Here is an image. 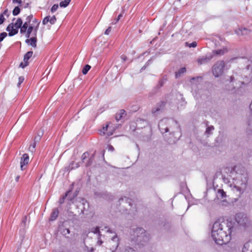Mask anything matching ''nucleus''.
<instances>
[{"mask_svg":"<svg viewBox=\"0 0 252 252\" xmlns=\"http://www.w3.org/2000/svg\"><path fill=\"white\" fill-rule=\"evenodd\" d=\"M222 180L232 191L239 196L247 188L248 174L245 168L238 165L230 164L221 170Z\"/></svg>","mask_w":252,"mask_h":252,"instance_id":"1","label":"nucleus"},{"mask_svg":"<svg viewBox=\"0 0 252 252\" xmlns=\"http://www.w3.org/2000/svg\"><path fill=\"white\" fill-rule=\"evenodd\" d=\"M233 230V222L228 220H221L219 219L213 225L211 236L217 244H226L230 241Z\"/></svg>","mask_w":252,"mask_h":252,"instance_id":"2","label":"nucleus"},{"mask_svg":"<svg viewBox=\"0 0 252 252\" xmlns=\"http://www.w3.org/2000/svg\"><path fill=\"white\" fill-rule=\"evenodd\" d=\"M130 240L132 245L140 248L141 246L146 245L149 240V236L142 228H136L130 230Z\"/></svg>","mask_w":252,"mask_h":252,"instance_id":"3","label":"nucleus"},{"mask_svg":"<svg viewBox=\"0 0 252 252\" xmlns=\"http://www.w3.org/2000/svg\"><path fill=\"white\" fill-rule=\"evenodd\" d=\"M158 128L162 134L170 132L173 134L180 130L179 125L176 121L172 119L164 118L160 120L158 124Z\"/></svg>","mask_w":252,"mask_h":252,"instance_id":"4","label":"nucleus"},{"mask_svg":"<svg viewBox=\"0 0 252 252\" xmlns=\"http://www.w3.org/2000/svg\"><path fill=\"white\" fill-rule=\"evenodd\" d=\"M107 229V232L113 234V236L106 242V247L110 249L112 252H114L120 244V239L118 237L117 234L112 229L109 228L107 226L105 227Z\"/></svg>","mask_w":252,"mask_h":252,"instance_id":"5","label":"nucleus"},{"mask_svg":"<svg viewBox=\"0 0 252 252\" xmlns=\"http://www.w3.org/2000/svg\"><path fill=\"white\" fill-rule=\"evenodd\" d=\"M243 81L241 82L240 88H242L245 84H247L252 80V64H248L247 68L243 70Z\"/></svg>","mask_w":252,"mask_h":252,"instance_id":"6","label":"nucleus"},{"mask_svg":"<svg viewBox=\"0 0 252 252\" xmlns=\"http://www.w3.org/2000/svg\"><path fill=\"white\" fill-rule=\"evenodd\" d=\"M225 63L223 61L217 62L212 67V73L215 77H218L223 72Z\"/></svg>","mask_w":252,"mask_h":252,"instance_id":"7","label":"nucleus"},{"mask_svg":"<svg viewBox=\"0 0 252 252\" xmlns=\"http://www.w3.org/2000/svg\"><path fill=\"white\" fill-rule=\"evenodd\" d=\"M116 128L117 127L111 123L107 124L99 130V134L101 135H105L106 136H111L113 134Z\"/></svg>","mask_w":252,"mask_h":252,"instance_id":"8","label":"nucleus"},{"mask_svg":"<svg viewBox=\"0 0 252 252\" xmlns=\"http://www.w3.org/2000/svg\"><path fill=\"white\" fill-rule=\"evenodd\" d=\"M202 80V79L201 77H193L190 79V82L191 84L192 93L194 97H197L196 89L199 88V86Z\"/></svg>","mask_w":252,"mask_h":252,"instance_id":"9","label":"nucleus"},{"mask_svg":"<svg viewBox=\"0 0 252 252\" xmlns=\"http://www.w3.org/2000/svg\"><path fill=\"white\" fill-rule=\"evenodd\" d=\"M36 22H37V24L35 26H30L27 29L26 32H25L27 38H30V36H36L39 22L38 21Z\"/></svg>","mask_w":252,"mask_h":252,"instance_id":"10","label":"nucleus"},{"mask_svg":"<svg viewBox=\"0 0 252 252\" xmlns=\"http://www.w3.org/2000/svg\"><path fill=\"white\" fill-rule=\"evenodd\" d=\"M42 135L43 132H39L38 133L37 135L35 137L33 142L31 144L29 147V151L33 153L35 152V148L36 147V144L37 143L39 142Z\"/></svg>","mask_w":252,"mask_h":252,"instance_id":"11","label":"nucleus"},{"mask_svg":"<svg viewBox=\"0 0 252 252\" xmlns=\"http://www.w3.org/2000/svg\"><path fill=\"white\" fill-rule=\"evenodd\" d=\"M213 58V55H209L202 56L198 58L197 60V62L199 65L205 64L208 63Z\"/></svg>","mask_w":252,"mask_h":252,"instance_id":"12","label":"nucleus"},{"mask_svg":"<svg viewBox=\"0 0 252 252\" xmlns=\"http://www.w3.org/2000/svg\"><path fill=\"white\" fill-rule=\"evenodd\" d=\"M235 220L237 223L241 225H245L247 222V218L242 214H237Z\"/></svg>","mask_w":252,"mask_h":252,"instance_id":"13","label":"nucleus"},{"mask_svg":"<svg viewBox=\"0 0 252 252\" xmlns=\"http://www.w3.org/2000/svg\"><path fill=\"white\" fill-rule=\"evenodd\" d=\"M6 31L9 32L8 34L10 36L15 35L18 32V30L14 26L13 23H11L7 26Z\"/></svg>","mask_w":252,"mask_h":252,"instance_id":"14","label":"nucleus"},{"mask_svg":"<svg viewBox=\"0 0 252 252\" xmlns=\"http://www.w3.org/2000/svg\"><path fill=\"white\" fill-rule=\"evenodd\" d=\"M36 36H32L30 38H28L26 40V43L28 45L32 46L33 47H35L36 46Z\"/></svg>","mask_w":252,"mask_h":252,"instance_id":"15","label":"nucleus"},{"mask_svg":"<svg viewBox=\"0 0 252 252\" xmlns=\"http://www.w3.org/2000/svg\"><path fill=\"white\" fill-rule=\"evenodd\" d=\"M164 105V102H161L160 104H158L155 108L152 109V113L155 116H157L161 111L162 108Z\"/></svg>","mask_w":252,"mask_h":252,"instance_id":"16","label":"nucleus"},{"mask_svg":"<svg viewBox=\"0 0 252 252\" xmlns=\"http://www.w3.org/2000/svg\"><path fill=\"white\" fill-rule=\"evenodd\" d=\"M216 196L219 199H224L226 197V194L222 189H218L216 192Z\"/></svg>","mask_w":252,"mask_h":252,"instance_id":"17","label":"nucleus"},{"mask_svg":"<svg viewBox=\"0 0 252 252\" xmlns=\"http://www.w3.org/2000/svg\"><path fill=\"white\" fill-rule=\"evenodd\" d=\"M59 211L58 209L57 208H54L52 210L49 220L50 221H54L56 220L59 216Z\"/></svg>","mask_w":252,"mask_h":252,"instance_id":"18","label":"nucleus"},{"mask_svg":"<svg viewBox=\"0 0 252 252\" xmlns=\"http://www.w3.org/2000/svg\"><path fill=\"white\" fill-rule=\"evenodd\" d=\"M235 33L238 35H245L248 34L250 31L246 28H240L235 31Z\"/></svg>","mask_w":252,"mask_h":252,"instance_id":"19","label":"nucleus"},{"mask_svg":"<svg viewBox=\"0 0 252 252\" xmlns=\"http://www.w3.org/2000/svg\"><path fill=\"white\" fill-rule=\"evenodd\" d=\"M242 252H252V243L250 242L245 243Z\"/></svg>","mask_w":252,"mask_h":252,"instance_id":"20","label":"nucleus"},{"mask_svg":"<svg viewBox=\"0 0 252 252\" xmlns=\"http://www.w3.org/2000/svg\"><path fill=\"white\" fill-rule=\"evenodd\" d=\"M227 52V49L225 47H223L222 49H217L213 51V53L216 55H222Z\"/></svg>","mask_w":252,"mask_h":252,"instance_id":"21","label":"nucleus"},{"mask_svg":"<svg viewBox=\"0 0 252 252\" xmlns=\"http://www.w3.org/2000/svg\"><path fill=\"white\" fill-rule=\"evenodd\" d=\"M30 158H21V160L20 161V167L22 170L25 169L24 166L27 165L29 162Z\"/></svg>","mask_w":252,"mask_h":252,"instance_id":"22","label":"nucleus"},{"mask_svg":"<svg viewBox=\"0 0 252 252\" xmlns=\"http://www.w3.org/2000/svg\"><path fill=\"white\" fill-rule=\"evenodd\" d=\"M61 233L64 236H66L67 235L70 233V230L68 228H65L63 225L61 227Z\"/></svg>","mask_w":252,"mask_h":252,"instance_id":"23","label":"nucleus"},{"mask_svg":"<svg viewBox=\"0 0 252 252\" xmlns=\"http://www.w3.org/2000/svg\"><path fill=\"white\" fill-rule=\"evenodd\" d=\"M29 23H28V22H26L23 25V26L22 25V26L21 27V29H20V32L21 33H25L26 32V31H27V29L29 27Z\"/></svg>","mask_w":252,"mask_h":252,"instance_id":"24","label":"nucleus"},{"mask_svg":"<svg viewBox=\"0 0 252 252\" xmlns=\"http://www.w3.org/2000/svg\"><path fill=\"white\" fill-rule=\"evenodd\" d=\"M22 24L23 21L22 19L21 18H18L16 22L13 24V25L15 28L18 30L19 28L21 29Z\"/></svg>","mask_w":252,"mask_h":252,"instance_id":"25","label":"nucleus"},{"mask_svg":"<svg viewBox=\"0 0 252 252\" xmlns=\"http://www.w3.org/2000/svg\"><path fill=\"white\" fill-rule=\"evenodd\" d=\"M33 54V52L32 51L28 52L24 56V62H27L28 63V60L31 58Z\"/></svg>","mask_w":252,"mask_h":252,"instance_id":"26","label":"nucleus"},{"mask_svg":"<svg viewBox=\"0 0 252 252\" xmlns=\"http://www.w3.org/2000/svg\"><path fill=\"white\" fill-rule=\"evenodd\" d=\"M95 153L92 151L90 152H85L83 153L81 158H93L95 155Z\"/></svg>","mask_w":252,"mask_h":252,"instance_id":"27","label":"nucleus"},{"mask_svg":"<svg viewBox=\"0 0 252 252\" xmlns=\"http://www.w3.org/2000/svg\"><path fill=\"white\" fill-rule=\"evenodd\" d=\"M186 68L185 67H182L180 68L177 72H176V78L179 77L182 74L186 72Z\"/></svg>","mask_w":252,"mask_h":252,"instance_id":"28","label":"nucleus"},{"mask_svg":"<svg viewBox=\"0 0 252 252\" xmlns=\"http://www.w3.org/2000/svg\"><path fill=\"white\" fill-rule=\"evenodd\" d=\"M124 115H125V111L124 110H121L120 113H117L116 115V119L117 121H118L122 118L124 117Z\"/></svg>","mask_w":252,"mask_h":252,"instance_id":"29","label":"nucleus"},{"mask_svg":"<svg viewBox=\"0 0 252 252\" xmlns=\"http://www.w3.org/2000/svg\"><path fill=\"white\" fill-rule=\"evenodd\" d=\"M91 232L94 234L98 235L97 236L101 237L102 235L100 233L99 227H94L91 229Z\"/></svg>","mask_w":252,"mask_h":252,"instance_id":"30","label":"nucleus"},{"mask_svg":"<svg viewBox=\"0 0 252 252\" xmlns=\"http://www.w3.org/2000/svg\"><path fill=\"white\" fill-rule=\"evenodd\" d=\"M70 0H64L63 1H62L60 3V6L61 7H66L68 6V5L69 4L70 2Z\"/></svg>","mask_w":252,"mask_h":252,"instance_id":"31","label":"nucleus"},{"mask_svg":"<svg viewBox=\"0 0 252 252\" xmlns=\"http://www.w3.org/2000/svg\"><path fill=\"white\" fill-rule=\"evenodd\" d=\"M120 252H136L135 251L130 247H125L121 250Z\"/></svg>","mask_w":252,"mask_h":252,"instance_id":"32","label":"nucleus"},{"mask_svg":"<svg viewBox=\"0 0 252 252\" xmlns=\"http://www.w3.org/2000/svg\"><path fill=\"white\" fill-rule=\"evenodd\" d=\"M214 130V127L213 126H209L207 127L205 133L208 135H211L212 134V131Z\"/></svg>","mask_w":252,"mask_h":252,"instance_id":"33","label":"nucleus"},{"mask_svg":"<svg viewBox=\"0 0 252 252\" xmlns=\"http://www.w3.org/2000/svg\"><path fill=\"white\" fill-rule=\"evenodd\" d=\"M91 68V66L88 65V64H87L82 69V73L83 74H86L89 71V70Z\"/></svg>","mask_w":252,"mask_h":252,"instance_id":"34","label":"nucleus"},{"mask_svg":"<svg viewBox=\"0 0 252 252\" xmlns=\"http://www.w3.org/2000/svg\"><path fill=\"white\" fill-rule=\"evenodd\" d=\"M20 12V8L19 6H16L12 12V14L14 16L18 15Z\"/></svg>","mask_w":252,"mask_h":252,"instance_id":"35","label":"nucleus"},{"mask_svg":"<svg viewBox=\"0 0 252 252\" xmlns=\"http://www.w3.org/2000/svg\"><path fill=\"white\" fill-rule=\"evenodd\" d=\"M186 44L187 46L191 48V47H196L197 46V43L195 41L192 42L191 43H189L188 42H186Z\"/></svg>","mask_w":252,"mask_h":252,"instance_id":"36","label":"nucleus"},{"mask_svg":"<svg viewBox=\"0 0 252 252\" xmlns=\"http://www.w3.org/2000/svg\"><path fill=\"white\" fill-rule=\"evenodd\" d=\"M48 17H49V22L51 24H54L55 23V22L56 21V18L55 16H53L51 17L50 16H48Z\"/></svg>","mask_w":252,"mask_h":252,"instance_id":"37","label":"nucleus"},{"mask_svg":"<svg viewBox=\"0 0 252 252\" xmlns=\"http://www.w3.org/2000/svg\"><path fill=\"white\" fill-rule=\"evenodd\" d=\"M58 7H59L58 4H54L52 6V7H51V12L52 13L55 12L57 11V10L58 9Z\"/></svg>","mask_w":252,"mask_h":252,"instance_id":"38","label":"nucleus"},{"mask_svg":"<svg viewBox=\"0 0 252 252\" xmlns=\"http://www.w3.org/2000/svg\"><path fill=\"white\" fill-rule=\"evenodd\" d=\"M70 191V190L67 191L66 192L65 194L64 195V196H63L62 198H61L60 199L59 203L63 204L64 202V200L65 198L67 196L68 194L69 193Z\"/></svg>","mask_w":252,"mask_h":252,"instance_id":"39","label":"nucleus"},{"mask_svg":"<svg viewBox=\"0 0 252 252\" xmlns=\"http://www.w3.org/2000/svg\"><path fill=\"white\" fill-rule=\"evenodd\" d=\"M7 34L5 32H3L0 34V42L7 36Z\"/></svg>","mask_w":252,"mask_h":252,"instance_id":"40","label":"nucleus"},{"mask_svg":"<svg viewBox=\"0 0 252 252\" xmlns=\"http://www.w3.org/2000/svg\"><path fill=\"white\" fill-rule=\"evenodd\" d=\"M79 162H73L72 164H71V169H73V168H77L79 166Z\"/></svg>","mask_w":252,"mask_h":252,"instance_id":"41","label":"nucleus"},{"mask_svg":"<svg viewBox=\"0 0 252 252\" xmlns=\"http://www.w3.org/2000/svg\"><path fill=\"white\" fill-rule=\"evenodd\" d=\"M24 80V77L23 76H20L19 77V79H18V86L19 87L21 83H22L23 82Z\"/></svg>","mask_w":252,"mask_h":252,"instance_id":"42","label":"nucleus"},{"mask_svg":"<svg viewBox=\"0 0 252 252\" xmlns=\"http://www.w3.org/2000/svg\"><path fill=\"white\" fill-rule=\"evenodd\" d=\"M48 22H49V17L48 16H46L44 18V19L42 21V24L43 25L47 24Z\"/></svg>","mask_w":252,"mask_h":252,"instance_id":"43","label":"nucleus"},{"mask_svg":"<svg viewBox=\"0 0 252 252\" xmlns=\"http://www.w3.org/2000/svg\"><path fill=\"white\" fill-rule=\"evenodd\" d=\"M122 17V14H120L118 15V17L117 19H115L114 21L113 22H112V24H116L118 22V21L120 20V19L121 18V17Z\"/></svg>","mask_w":252,"mask_h":252,"instance_id":"44","label":"nucleus"},{"mask_svg":"<svg viewBox=\"0 0 252 252\" xmlns=\"http://www.w3.org/2000/svg\"><path fill=\"white\" fill-rule=\"evenodd\" d=\"M100 237H99V236H97V242H96V244L98 245V246H100L102 245V244L103 243V241L101 240V239H100Z\"/></svg>","mask_w":252,"mask_h":252,"instance_id":"45","label":"nucleus"},{"mask_svg":"<svg viewBox=\"0 0 252 252\" xmlns=\"http://www.w3.org/2000/svg\"><path fill=\"white\" fill-rule=\"evenodd\" d=\"M28 64V63L27 62L25 63H21L20 64V66L22 68H24L25 67L27 66Z\"/></svg>","mask_w":252,"mask_h":252,"instance_id":"46","label":"nucleus"},{"mask_svg":"<svg viewBox=\"0 0 252 252\" xmlns=\"http://www.w3.org/2000/svg\"><path fill=\"white\" fill-rule=\"evenodd\" d=\"M111 28L110 27H109L104 32V34L106 35H108L110 32H111Z\"/></svg>","mask_w":252,"mask_h":252,"instance_id":"47","label":"nucleus"},{"mask_svg":"<svg viewBox=\"0 0 252 252\" xmlns=\"http://www.w3.org/2000/svg\"><path fill=\"white\" fill-rule=\"evenodd\" d=\"M108 150L110 152H113L114 150V148L112 146L109 145L108 146Z\"/></svg>","mask_w":252,"mask_h":252,"instance_id":"48","label":"nucleus"},{"mask_svg":"<svg viewBox=\"0 0 252 252\" xmlns=\"http://www.w3.org/2000/svg\"><path fill=\"white\" fill-rule=\"evenodd\" d=\"M200 92H201V90H199V89H198V90H197V91L196 90V92H197V97H194L195 98H196V99H197L199 96H200V97H201V96H200Z\"/></svg>","mask_w":252,"mask_h":252,"instance_id":"49","label":"nucleus"},{"mask_svg":"<svg viewBox=\"0 0 252 252\" xmlns=\"http://www.w3.org/2000/svg\"><path fill=\"white\" fill-rule=\"evenodd\" d=\"M32 18V15L28 16L27 18V21L26 22H28V23H30Z\"/></svg>","mask_w":252,"mask_h":252,"instance_id":"50","label":"nucleus"},{"mask_svg":"<svg viewBox=\"0 0 252 252\" xmlns=\"http://www.w3.org/2000/svg\"><path fill=\"white\" fill-rule=\"evenodd\" d=\"M22 2V0H13V3H17L19 4H21Z\"/></svg>","mask_w":252,"mask_h":252,"instance_id":"51","label":"nucleus"},{"mask_svg":"<svg viewBox=\"0 0 252 252\" xmlns=\"http://www.w3.org/2000/svg\"><path fill=\"white\" fill-rule=\"evenodd\" d=\"M4 17L2 15H1L0 16V25H1V24L3 23V21H4Z\"/></svg>","mask_w":252,"mask_h":252,"instance_id":"52","label":"nucleus"},{"mask_svg":"<svg viewBox=\"0 0 252 252\" xmlns=\"http://www.w3.org/2000/svg\"><path fill=\"white\" fill-rule=\"evenodd\" d=\"M239 60H243V61H244V62H245V63L250 62L249 60H248V59H245V58H240Z\"/></svg>","mask_w":252,"mask_h":252,"instance_id":"53","label":"nucleus"},{"mask_svg":"<svg viewBox=\"0 0 252 252\" xmlns=\"http://www.w3.org/2000/svg\"><path fill=\"white\" fill-rule=\"evenodd\" d=\"M121 58L123 61H126V57L125 55H122Z\"/></svg>","mask_w":252,"mask_h":252,"instance_id":"54","label":"nucleus"},{"mask_svg":"<svg viewBox=\"0 0 252 252\" xmlns=\"http://www.w3.org/2000/svg\"><path fill=\"white\" fill-rule=\"evenodd\" d=\"M234 79H235V77L234 76H231L230 77V82H233V81L234 80Z\"/></svg>","mask_w":252,"mask_h":252,"instance_id":"55","label":"nucleus"},{"mask_svg":"<svg viewBox=\"0 0 252 252\" xmlns=\"http://www.w3.org/2000/svg\"><path fill=\"white\" fill-rule=\"evenodd\" d=\"M22 158H29V156L27 154H24Z\"/></svg>","mask_w":252,"mask_h":252,"instance_id":"56","label":"nucleus"},{"mask_svg":"<svg viewBox=\"0 0 252 252\" xmlns=\"http://www.w3.org/2000/svg\"><path fill=\"white\" fill-rule=\"evenodd\" d=\"M178 138L177 137V138H175L176 139L173 140L172 141V140H168V142H169V143H171L172 142H174L175 141V140H177L178 139Z\"/></svg>","mask_w":252,"mask_h":252,"instance_id":"57","label":"nucleus"},{"mask_svg":"<svg viewBox=\"0 0 252 252\" xmlns=\"http://www.w3.org/2000/svg\"><path fill=\"white\" fill-rule=\"evenodd\" d=\"M101 157L102 158H104V151H102L101 152Z\"/></svg>","mask_w":252,"mask_h":252,"instance_id":"58","label":"nucleus"},{"mask_svg":"<svg viewBox=\"0 0 252 252\" xmlns=\"http://www.w3.org/2000/svg\"><path fill=\"white\" fill-rule=\"evenodd\" d=\"M19 178H20V176H17L16 177L15 180H16L17 182H18V181H19Z\"/></svg>","mask_w":252,"mask_h":252,"instance_id":"59","label":"nucleus"},{"mask_svg":"<svg viewBox=\"0 0 252 252\" xmlns=\"http://www.w3.org/2000/svg\"><path fill=\"white\" fill-rule=\"evenodd\" d=\"M26 219H27L26 217H25L23 219V220H22V222L23 223H25V221L26 220Z\"/></svg>","mask_w":252,"mask_h":252,"instance_id":"60","label":"nucleus"},{"mask_svg":"<svg viewBox=\"0 0 252 252\" xmlns=\"http://www.w3.org/2000/svg\"><path fill=\"white\" fill-rule=\"evenodd\" d=\"M150 62L151 60H149L146 63V65H148L150 63Z\"/></svg>","mask_w":252,"mask_h":252,"instance_id":"61","label":"nucleus"},{"mask_svg":"<svg viewBox=\"0 0 252 252\" xmlns=\"http://www.w3.org/2000/svg\"><path fill=\"white\" fill-rule=\"evenodd\" d=\"M145 67H146L145 66L141 68V70H143V69H144L145 68Z\"/></svg>","mask_w":252,"mask_h":252,"instance_id":"62","label":"nucleus"},{"mask_svg":"<svg viewBox=\"0 0 252 252\" xmlns=\"http://www.w3.org/2000/svg\"><path fill=\"white\" fill-rule=\"evenodd\" d=\"M81 213L84 214V210H81Z\"/></svg>","mask_w":252,"mask_h":252,"instance_id":"63","label":"nucleus"},{"mask_svg":"<svg viewBox=\"0 0 252 252\" xmlns=\"http://www.w3.org/2000/svg\"><path fill=\"white\" fill-rule=\"evenodd\" d=\"M178 135V137H180L181 136V135L180 134H179Z\"/></svg>","mask_w":252,"mask_h":252,"instance_id":"64","label":"nucleus"}]
</instances>
